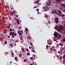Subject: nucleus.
<instances>
[{"instance_id":"72a5a7b5","label":"nucleus","mask_w":65,"mask_h":65,"mask_svg":"<svg viewBox=\"0 0 65 65\" xmlns=\"http://www.w3.org/2000/svg\"><path fill=\"white\" fill-rule=\"evenodd\" d=\"M53 41H57V39H55L53 40Z\"/></svg>"},{"instance_id":"de8ad7c7","label":"nucleus","mask_w":65,"mask_h":65,"mask_svg":"<svg viewBox=\"0 0 65 65\" xmlns=\"http://www.w3.org/2000/svg\"><path fill=\"white\" fill-rule=\"evenodd\" d=\"M58 53L59 54H60V51H58Z\"/></svg>"},{"instance_id":"0e129e2a","label":"nucleus","mask_w":65,"mask_h":65,"mask_svg":"<svg viewBox=\"0 0 65 65\" xmlns=\"http://www.w3.org/2000/svg\"><path fill=\"white\" fill-rule=\"evenodd\" d=\"M31 48H32V47H29V48H30V49H31Z\"/></svg>"},{"instance_id":"774afa93","label":"nucleus","mask_w":65,"mask_h":65,"mask_svg":"<svg viewBox=\"0 0 65 65\" xmlns=\"http://www.w3.org/2000/svg\"><path fill=\"white\" fill-rule=\"evenodd\" d=\"M33 65V64L32 63L30 64V65Z\"/></svg>"},{"instance_id":"8fccbe9b","label":"nucleus","mask_w":65,"mask_h":65,"mask_svg":"<svg viewBox=\"0 0 65 65\" xmlns=\"http://www.w3.org/2000/svg\"><path fill=\"white\" fill-rule=\"evenodd\" d=\"M33 57H35L36 56L35 55H33Z\"/></svg>"},{"instance_id":"393cba45","label":"nucleus","mask_w":65,"mask_h":65,"mask_svg":"<svg viewBox=\"0 0 65 65\" xmlns=\"http://www.w3.org/2000/svg\"><path fill=\"white\" fill-rule=\"evenodd\" d=\"M60 59H62V56H61L60 57Z\"/></svg>"},{"instance_id":"c9c22d12","label":"nucleus","mask_w":65,"mask_h":65,"mask_svg":"<svg viewBox=\"0 0 65 65\" xmlns=\"http://www.w3.org/2000/svg\"><path fill=\"white\" fill-rule=\"evenodd\" d=\"M10 25H9V26H8V27H7V28H10Z\"/></svg>"},{"instance_id":"603ef678","label":"nucleus","mask_w":65,"mask_h":65,"mask_svg":"<svg viewBox=\"0 0 65 65\" xmlns=\"http://www.w3.org/2000/svg\"><path fill=\"white\" fill-rule=\"evenodd\" d=\"M61 51L62 52H63L62 51H63V49H62L61 50Z\"/></svg>"},{"instance_id":"7ed1b4c3","label":"nucleus","mask_w":65,"mask_h":65,"mask_svg":"<svg viewBox=\"0 0 65 65\" xmlns=\"http://www.w3.org/2000/svg\"><path fill=\"white\" fill-rule=\"evenodd\" d=\"M14 32L13 31L12 32V38H14Z\"/></svg>"},{"instance_id":"680f3d73","label":"nucleus","mask_w":65,"mask_h":65,"mask_svg":"<svg viewBox=\"0 0 65 65\" xmlns=\"http://www.w3.org/2000/svg\"><path fill=\"white\" fill-rule=\"evenodd\" d=\"M11 40L12 41H14V40L13 39H12Z\"/></svg>"},{"instance_id":"bf43d9fd","label":"nucleus","mask_w":65,"mask_h":65,"mask_svg":"<svg viewBox=\"0 0 65 65\" xmlns=\"http://www.w3.org/2000/svg\"><path fill=\"white\" fill-rule=\"evenodd\" d=\"M28 38H29V39H31V38H30V37H28Z\"/></svg>"},{"instance_id":"4be33fe9","label":"nucleus","mask_w":65,"mask_h":65,"mask_svg":"<svg viewBox=\"0 0 65 65\" xmlns=\"http://www.w3.org/2000/svg\"><path fill=\"white\" fill-rule=\"evenodd\" d=\"M9 44H10V45H11V47H13V46H12V44L10 43Z\"/></svg>"},{"instance_id":"9d476101","label":"nucleus","mask_w":65,"mask_h":65,"mask_svg":"<svg viewBox=\"0 0 65 65\" xmlns=\"http://www.w3.org/2000/svg\"><path fill=\"white\" fill-rule=\"evenodd\" d=\"M65 15L63 14L62 15H59V17H65Z\"/></svg>"},{"instance_id":"3c124183","label":"nucleus","mask_w":65,"mask_h":65,"mask_svg":"<svg viewBox=\"0 0 65 65\" xmlns=\"http://www.w3.org/2000/svg\"><path fill=\"white\" fill-rule=\"evenodd\" d=\"M30 59L31 60H32V59H33V57H31V58H30Z\"/></svg>"},{"instance_id":"c03bdc74","label":"nucleus","mask_w":65,"mask_h":65,"mask_svg":"<svg viewBox=\"0 0 65 65\" xmlns=\"http://www.w3.org/2000/svg\"><path fill=\"white\" fill-rule=\"evenodd\" d=\"M30 45H31V46H32V43H31V42H30Z\"/></svg>"},{"instance_id":"cd10ccee","label":"nucleus","mask_w":65,"mask_h":65,"mask_svg":"<svg viewBox=\"0 0 65 65\" xmlns=\"http://www.w3.org/2000/svg\"><path fill=\"white\" fill-rule=\"evenodd\" d=\"M27 56H29V55H30V54H29V53H27Z\"/></svg>"},{"instance_id":"7c9ffc66","label":"nucleus","mask_w":65,"mask_h":65,"mask_svg":"<svg viewBox=\"0 0 65 65\" xmlns=\"http://www.w3.org/2000/svg\"><path fill=\"white\" fill-rule=\"evenodd\" d=\"M10 32L12 31V29L11 28H10Z\"/></svg>"},{"instance_id":"412c9836","label":"nucleus","mask_w":65,"mask_h":65,"mask_svg":"<svg viewBox=\"0 0 65 65\" xmlns=\"http://www.w3.org/2000/svg\"><path fill=\"white\" fill-rule=\"evenodd\" d=\"M22 54L20 53V55H19V56L20 58H21V57H22Z\"/></svg>"},{"instance_id":"423d86ee","label":"nucleus","mask_w":65,"mask_h":65,"mask_svg":"<svg viewBox=\"0 0 65 65\" xmlns=\"http://www.w3.org/2000/svg\"><path fill=\"white\" fill-rule=\"evenodd\" d=\"M57 13V12L56 11H53L52 12V13Z\"/></svg>"},{"instance_id":"79ce46f5","label":"nucleus","mask_w":65,"mask_h":65,"mask_svg":"<svg viewBox=\"0 0 65 65\" xmlns=\"http://www.w3.org/2000/svg\"><path fill=\"white\" fill-rule=\"evenodd\" d=\"M8 38H10V36H8Z\"/></svg>"},{"instance_id":"864d4df0","label":"nucleus","mask_w":65,"mask_h":65,"mask_svg":"<svg viewBox=\"0 0 65 65\" xmlns=\"http://www.w3.org/2000/svg\"><path fill=\"white\" fill-rule=\"evenodd\" d=\"M13 13H15V11H13Z\"/></svg>"},{"instance_id":"a18cd8bd","label":"nucleus","mask_w":65,"mask_h":65,"mask_svg":"<svg viewBox=\"0 0 65 65\" xmlns=\"http://www.w3.org/2000/svg\"><path fill=\"white\" fill-rule=\"evenodd\" d=\"M26 51H29V49H28L27 48H26Z\"/></svg>"},{"instance_id":"37998d69","label":"nucleus","mask_w":65,"mask_h":65,"mask_svg":"<svg viewBox=\"0 0 65 65\" xmlns=\"http://www.w3.org/2000/svg\"><path fill=\"white\" fill-rule=\"evenodd\" d=\"M12 56H14V53H12Z\"/></svg>"},{"instance_id":"052dcab7","label":"nucleus","mask_w":65,"mask_h":65,"mask_svg":"<svg viewBox=\"0 0 65 65\" xmlns=\"http://www.w3.org/2000/svg\"><path fill=\"white\" fill-rule=\"evenodd\" d=\"M63 11L64 12H65V10H63Z\"/></svg>"},{"instance_id":"f8f14e48","label":"nucleus","mask_w":65,"mask_h":65,"mask_svg":"<svg viewBox=\"0 0 65 65\" xmlns=\"http://www.w3.org/2000/svg\"><path fill=\"white\" fill-rule=\"evenodd\" d=\"M38 2H39V1H37L36 2L34 3H38Z\"/></svg>"},{"instance_id":"f704fd0d","label":"nucleus","mask_w":65,"mask_h":65,"mask_svg":"<svg viewBox=\"0 0 65 65\" xmlns=\"http://www.w3.org/2000/svg\"><path fill=\"white\" fill-rule=\"evenodd\" d=\"M20 39L21 40H23V38H22V37H20Z\"/></svg>"},{"instance_id":"49530a36","label":"nucleus","mask_w":65,"mask_h":65,"mask_svg":"<svg viewBox=\"0 0 65 65\" xmlns=\"http://www.w3.org/2000/svg\"><path fill=\"white\" fill-rule=\"evenodd\" d=\"M34 8H37V6H35L34 7Z\"/></svg>"},{"instance_id":"f03ea898","label":"nucleus","mask_w":65,"mask_h":65,"mask_svg":"<svg viewBox=\"0 0 65 65\" xmlns=\"http://www.w3.org/2000/svg\"><path fill=\"white\" fill-rule=\"evenodd\" d=\"M57 32L56 31H55L54 35L55 37H57Z\"/></svg>"},{"instance_id":"69168bd1","label":"nucleus","mask_w":65,"mask_h":65,"mask_svg":"<svg viewBox=\"0 0 65 65\" xmlns=\"http://www.w3.org/2000/svg\"><path fill=\"white\" fill-rule=\"evenodd\" d=\"M57 46H59V45L58 44H57Z\"/></svg>"},{"instance_id":"ddd939ff","label":"nucleus","mask_w":65,"mask_h":65,"mask_svg":"<svg viewBox=\"0 0 65 65\" xmlns=\"http://www.w3.org/2000/svg\"><path fill=\"white\" fill-rule=\"evenodd\" d=\"M3 31L4 33H5V34H6V33H7V32L5 30H4Z\"/></svg>"},{"instance_id":"9b49d317","label":"nucleus","mask_w":65,"mask_h":65,"mask_svg":"<svg viewBox=\"0 0 65 65\" xmlns=\"http://www.w3.org/2000/svg\"><path fill=\"white\" fill-rule=\"evenodd\" d=\"M63 60H65V55H64L63 56Z\"/></svg>"},{"instance_id":"58836bf2","label":"nucleus","mask_w":65,"mask_h":65,"mask_svg":"<svg viewBox=\"0 0 65 65\" xmlns=\"http://www.w3.org/2000/svg\"><path fill=\"white\" fill-rule=\"evenodd\" d=\"M14 34L15 36H17V33H15Z\"/></svg>"},{"instance_id":"5fc2aeb1","label":"nucleus","mask_w":65,"mask_h":65,"mask_svg":"<svg viewBox=\"0 0 65 65\" xmlns=\"http://www.w3.org/2000/svg\"><path fill=\"white\" fill-rule=\"evenodd\" d=\"M20 31V32H21V33H22L23 32V31L22 30H21Z\"/></svg>"},{"instance_id":"c85d7f7f","label":"nucleus","mask_w":65,"mask_h":65,"mask_svg":"<svg viewBox=\"0 0 65 65\" xmlns=\"http://www.w3.org/2000/svg\"><path fill=\"white\" fill-rule=\"evenodd\" d=\"M28 60L27 59H25V62H27V61Z\"/></svg>"},{"instance_id":"4d7b16f0","label":"nucleus","mask_w":65,"mask_h":65,"mask_svg":"<svg viewBox=\"0 0 65 65\" xmlns=\"http://www.w3.org/2000/svg\"><path fill=\"white\" fill-rule=\"evenodd\" d=\"M18 42V41L17 40H16L15 41V43L16 42Z\"/></svg>"},{"instance_id":"a878e982","label":"nucleus","mask_w":65,"mask_h":65,"mask_svg":"<svg viewBox=\"0 0 65 65\" xmlns=\"http://www.w3.org/2000/svg\"><path fill=\"white\" fill-rule=\"evenodd\" d=\"M14 59L16 61H17V57H15Z\"/></svg>"},{"instance_id":"6ab92c4d","label":"nucleus","mask_w":65,"mask_h":65,"mask_svg":"<svg viewBox=\"0 0 65 65\" xmlns=\"http://www.w3.org/2000/svg\"><path fill=\"white\" fill-rule=\"evenodd\" d=\"M10 34L9 35L10 36H11V35H12V32H10Z\"/></svg>"},{"instance_id":"a19ab883","label":"nucleus","mask_w":65,"mask_h":65,"mask_svg":"<svg viewBox=\"0 0 65 65\" xmlns=\"http://www.w3.org/2000/svg\"><path fill=\"white\" fill-rule=\"evenodd\" d=\"M15 17H19V15H16Z\"/></svg>"},{"instance_id":"aec40b11","label":"nucleus","mask_w":65,"mask_h":65,"mask_svg":"<svg viewBox=\"0 0 65 65\" xmlns=\"http://www.w3.org/2000/svg\"><path fill=\"white\" fill-rule=\"evenodd\" d=\"M61 5H62V6H64L65 7V4H61Z\"/></svg>"},{"instance_id":"6e6d98bb","label":"nucleus","mask_w":65,"mask_h":65,"mask_svg":"<svg viewBox=\"0 0 65 65\" xmlns=\"http://www.w3.org/2000/svg\"><path fill=\"white\" fill-rule=\"evenodd\" d=\"M54 52H55V51H56V49H54Z\"/></svg>"},{"instance_id":"f3484780","label":"nucleus","mask_w":65,"mask_h":65,"mask_svg":"<svg viewBox=\"0 0 65 65\" xmlns=\"http://www.w3.org/2000/svg\"><path fill=\"white\" fill-rule=\"evenodd\" d=\"M55 20H56V21L59 20V18L57 17H56L55 18Z\"/></svg>"},{"instance_id":"2f4dec72","label":"nucleus","mask_w":65,"mask_h":65,"mask_svg":"<svg viewBox=\"0 0 65 65\" xmlns=\"http://www.w3.org/2000/svg\"><path fill=\"white\" fill-rule=\"evenodd\" d=\"M44 15L45 16V17L46 18H47V16L46 15H45V14H44Z\"/></svg>"},{"instance_id":"20e7f679","label":"nucleus","mask_w":65,"mask_h":65,"mask_svg":"<svg viewBox=\"0 0 65 65\" xmlns=\"http://www.w3.org/2000/svg\"><path fill=\"white\" fill-rule=\"evenodd\" d=\"M25 30L26 31V34H27L28 33V28H25Z\"/></svg>"},{"instance_id":"09e8293b","label":"nucleus","mask_w":65,"mask_h":65,"mask_svg":"<svg viewBox=\"0 0 65 65\" xmlns=\"http://www.w3.org/2000/svg\"><path fill=\"white\" fill-rule=\"evenodd\" d=\"M56 57H57V58H58V57H59V56H58V55H57Z\"/></svg>"},{"instance_id":"b1692460","label":"nucleus","mask_w":65,"mask_h":65,"mask_svg":"<svg viewBox=\"0 0 65 65\" xmlns=\"http://www.w3.org/2000/svg\"><path fill=\"white\" fill-rule=\"evenodd\" d=\"M19 29H22V27L21 26H19Z\"/></svg>"},{"instance_id":"13d9d810","label":"nucleus","mask_w":65,"mask_h":65,"mask_svg":"<svg viewBox=\"0 0 65 65\" xmlns=\"http://www.w3.org/2000/svg\"><path fill=\"white\" fill-rule=\"evenodd\" d=\"M14 19L15 20V21H16V20H17V18H15Z\"/></svg>"},{"instance_id":"e2e57ef3","label":"nucleus","mask_w":65,"mask_h":65,"mask_svg":"<svg viewBox=\"0 0 65 65\" xmlns=\"http://www.w3.org/2000/svg\"><path fill=\"white\" fill-rule=\"evenodd\" d=\"M50 50L51 51H52V50H53V49H52V48H51V49H50Z\"/></svg>"},{"instance_id":"a211bd4d","label":"nucleus","mask_w":65,"mask_h":65,"mask_svg":"<svg viewBox=\"0 0 65 65\" xmlns=\"http://www.w3.org/2000/svg\"><path fill=\"white\" fill-rule=\"evenodd\" d=\"M62 0H57V1H56V2L58 1V2H60Z\"/></svg>"},{"instance_id":"4468645a","label":"nucleus","mask_w":65,"mask_h":65,"mask_svg":"<svg viewBox=\"0 0 65 65\" xmlns=\"http://www.w3.org/2000/svg\"><path fill=\"white\" fill-rule=\"evenodd\" d=\"M55 22L56 23H58L59 22V21L58 20H55Z\"/></svg>"},{"instance_id":"338daca9","label":"nucleus","mask_w":65,"mask_h":65,"mask_svg":"<svg viewBox=\"0 0 65 65\" xmlns=\"http://www.w3.org/2000/svg\"><path fill=\"white\" fill-rule=\"evenodd\" d=\"M48 1H51L52 0H48Z\"/></svg>"},{"instance_id":"5701e85b","label":"nucleus","mask_w":65,"mask_h":65,"mask_svg":"<svg viewBox=\"0 0 65 65\" xmlns=\"http://www.w3.org/2000/svg\"><path fill=\"white\" fill-rule=\"evenodd\" d=\"M39 9H37L36 10V11H39Z\"/></svg>"},{"instance_id":"39448f33","label":"nucleus","mask_w":65,"mask_h":65,"mask_svg":"<svg viewBox=\"0 0 65 65\" xmlns=\"http://www.w3.org/2000/svg\"><path fill=\"white\" fill-rule=\"evenodd\" d=\"M51 4V2H47V5H50V4Z\"/></svg>"},{"instance_id":"f257e3e1","label":"nucleus","mask_w":65,"mask_h":65,"mask_svg":"<svg viewBox=\"0 0 65 65\" xmlns=\"http://www.w3.org/2000/svg\"><path fill=\"white\" fill-rule=\"evenodd\" d=\"M59 29L60 31H61V30H62L63 29V27L61 25H60L59 26Z\"/></svg>"},{"instance_id":"6e6552de","label":"nucleus","mask_w":65,"mask_h":65,"mask_svg":"<svg viewBox=\"0 0 65 65\" xmlns=\"http://www.w3.org/2000/svg\"><path fill=\"white\" fill-rule=\"evenodd\" d=\"M58 12H59L60 14H61V15H62V14H62V12L61 11L59 10L58 11Z\"/></svg>"},{"instance_id":"e433bc0d","label":"nucleus","mask_w":65,"mask_h":65,"mask_svg":"<svg viewBox=\"0 0 65 65\" xmlns=\"http://www.w3.org/2000/svg\"><path fill=\"white\" fill-rule=\"evenodd\" d=\"M4 43H5V44H7V42L6 41H5V42Z\"/></svg>"},{"instance_id":"ea45409f","label":"nucleus","mask_w":65,"mask_h":65,"mask_svg":"<svg viewBox=\"0 0 65 65\" xmlns=\"http://www.w3.org/2000/svg\"><path fill=\"white\" fill-rule=\"evenodd\" d=\"M61 37H62V35H59V37L60 38H61Z\"/></svg>"},{"instance_id":"2eb2a0df","label":"nucleus","mask_w":65,"mask_h":65,"mask_svg":"<svg viewBox=\"0 0 65 65\" xmlns=\"http://www.w3.org/2000/svg\"><path fill=\"white\" fill-rule=\"evenodd\" d=\"M59 45L60 46H63V44L61 43H59Z\"/></svg>"},{"instance_id":"0eeeda50","label":"nucleus","mask_w":65,"mask_h":65,"mask_svg":"<svg viewBox=\"0 0 65 65\" xmlns=\"http://www.w3.org/2000/svg\"><path fill=\"white\" fill-rule=\"evenodd\" d=\"M10 14L11 15H13V12H11Z\"/></svg>"},{"instance_id":"dca6fc26","label":"nucleus","mask_w":65,"mask_h":65,"mask_svg":"<svg viewBox=\"0 0 65 65\" xmlns=\"http://www.w3.org/2000/svg\"><path fill=\"white\" fill-rule=\"evenodd\" d=\"M18 33L21 36H22V34L21 33H19V32H18Z\"/></svg>"},{"instance_id":"4c0bfd02","label":"nucleus","mask_w":65,"mask_h":65,"mask_svg":"<svg viewBox=\"0 0 65 65\" xmlns=\"http://www.w3.org/2000/svg\"><path fill=\"white\" fill-rule=\"evenodd\" d=\"M63 42H65V39H64L63 40Z\"/></svg>"},{"instance_id":"c756f323","label":"nucleus","mask_w":65,"mask_h":65,"mask_svg":"<svg viewBox=\"0 0 65 65\" xmlns=\"http://www.w3.org/2000/svg\"><path fill=\"white\" fill-rule=\"evenodd\" d=\"M22 50L23 52H24V50L23 48H22Z\"/></svg>"},{"instance_id":"1a4fd4ad","label":"nucleus","mask_w":65,"mask_h":65,"mask_svg":"<svg viewBox=\"0 0 65 65\" xmlns=\"http://www.w3.org/2000/svg\"><path fill=\"white\" fill-rule=\"evenodd\" d=\"M17 22H18V24H20V22H19V19H17Z\"/></svg>"},{"instance_id":"473e14b6","label":"nucleus","mask_w":65,"mask_h":65,"mask_svg":"<svg viewBox=\"0 0 65 65\" xmlns=\"http://www.w3.org/2000/svg\"><path fill=\"white\" fill-rule=\"evenodd\" d=\"M31 52H35V51L34 50H31Z\"/></svg>"},{"instance_id":"bb28decb","label":"nucleus","mask_w":65,"mask_h":65,"mask_svg":"<svg viewBox=\"0 0 65 65\" xmlns=\"http://www.w3.org/2000/svg\"><path fill=\"white\" fill-rule=\"evenodd\" d=\"M48 45H47L46 46V49H48Z\"/></svg>"}]
</instances>
